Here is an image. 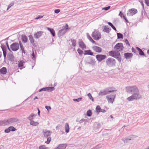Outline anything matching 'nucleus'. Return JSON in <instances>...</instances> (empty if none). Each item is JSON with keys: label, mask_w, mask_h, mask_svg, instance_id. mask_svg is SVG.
<instances>
[{"label": "nucleus", "mask_w": 149, "mask_h": 149, "mask_svg": "<svg viewBox=\"0 0 149 149\" xmlns=\"http://www.w3.org/2000/svg\"><path fill=\"white\" fill-rule=\"evenodd\" d=\"M142 98V95L140 94L139 90L133 94L132 95L127 98L128 101H133L134 100H139Z\"/></svg>", "instance_id": "f257e3e1"}, {"label": "nucleus", "mask_w": 149, "mask_h": 149, "mask_svg": "<svg viewBox=\"0 0 149 149\" xmlns=\"http://www.w3.org/2000/svg\"><path fill=\"white\" fill-rule=\"evenodd\" d=\"M126 91L129 93L133 94L137 92L139 90L137 87L135 85L127 86L126 88Z\"/></svg>", "instance_id": "f03ea898"}, {"label": "nucleus", "mask_w": 149, "mask_h": 149, "mask_svg": "<svg viewBox=\"0 0 149 149\" xmlns=\"http://www.w3.org/2000/svg\"><path fill=\"white\" fill-rule=\"evenodd\" d=\"M116 61L113 58L109 57L107 58L106 61V63L107 66L109 67H113L115 66Z\"/></svg>", "instance_id": "7ed1b4c3"}, {"label": "nucleus", "mask_w": 149, "mask_h": 149, "mask_svg": "<svg viewBox=\"0 0 149 149\" xmlns=\"http://www.w3.org/2000/svg\"><path fill=\"white\" fill-rule=\"evenodd\" d=\"M6 125H12L16 123L18 121V120L16 118H8L6 120Z\"/></svg>", "instance_id": "20e7f679"}, {"label": "nucleus", "mask_w": 149, "mask_h": 149, "mask_svg": "<svg viewBox=\"0 0 149 149\" xmlns=\"http://www.w3.org/2000/svg\"><path fill=\"white\" fill-rule=\"evenodd\" d=\"M92 36L95 40H98L101 37V35L100 32L98 31H95L92 33Z\"/></svg>", "instance_id": "39448f33"}, {"label": "nucleus", "mask_w": 149, "mask_h": 149, "mask_svg": "<svg viewBox=\"0 0 149 149\" xmlns=\"http://www.w3.org/2000/svg\"><path fill=\"white\" fill-rule=\"evenodd\" d=\"M124 48L123 44L122 43H117L114 47V49L116 51L122 52Z\"/></svg>", "instance_id": "423d86ee"}, {"label": "nucleus", "mask_w": 149, "mask_h": 149, "mask_svg": "<svg viewBox=\"0 0 149 149\" xmlns=\"http://www.w3.org/2000/svg\"><path fill=\"white\" fill-rule=\"evenodd\" d=\"M116 95H110L106 96V98L109 103H113L116 97Z\"/></svg>", "instance_id": "0eeeda50"}, {"label": "nucleus", "mask_w": 149, "mask_h": 149, "mask_svg": "<svg viewBox=\"0 0 149 149\" xmlns=\"http://www.w3.org/2000/svg\"><path fill=\"white\" fill-rule=\"evenodd\" d=\"M137 13V10L135 8H132L129 9L127 13V15L128 16L133 15Z\"/></svg>", "instance_id": "6e6552de"}, {"label": "nucleus", "mask_w": 149, "mask_h": 149, "mask_svg": "<svg viewBox=\"0 0 149 149\" xmlns=\"http://www.w3.org/2000/svg\"><path fill=\"white\" fill-rule=\"evenodd\" d=\"M10 49L13 51H16L19 49V45L17 42H14L10 46Z\"/></svg>", "instance_id": "1a4fd4ad"}, {"label": "nucleus", "mask_w": 149, "mask_h": 149, "mask_svg": "<svg viewBox=\"0 0 149 149\" xmlns=\"http://www.w3.org/2000/svg\"><path fill=\"white\" fill-rule=\"evenodd\" d=\"M116 91L114 90H112L111 91H108L107 90H105L103 91H100L98 93V95L99 96L104 95L107 94H108L109 93L114 92Z\"/></svg>", "instance_id": "9d476101"}, {"label": "nucleus", "mask_w": 149, "mask_h": 149, "mask_svg": "<svg viewBox=\"0 0 149 149\" xmlns=\"http://www.w3.org/2000/svg\"><path fill=\"white\" fill-rule=\"evenodd\" d=\"M106 57V56L104 55L97 54L96 56L97 60L99 62H101L102 60L105 59Z\"/></svg>", "instance_id": "9b49d317"}, {"label": "nucleus", "mask_w": 149, "mask_h": 149, "mask_svg": "<svg viewBox=\"0 0 149 149\" xmlns=\"http://www.w3.org/2000/svg\"><path fill=\"white\" fill-rule=\"evenodd\" d=\"M43 132L44 136L45 137H50L52 133V132L51 131L46 130L43 131Z\"/></svg>", "instance_id": "f8f14e48"}, {"label": "nucleus", "mask_w": 149, "mask_h": 149, "mask_svg": "<svg viewBox=\"0 0 149 149\" xmlns=\"http://www.w3.org/2000/svg\"><path fill=\"white\" fill-rule=\"evenodd\" d=\"M79 47L83 49H85L86 48V47L85 44L81 40H79Z\"/></svg>", "instance_id": "ddd939ff"}, {"label": "nucleus", "mask_w": 149, "mask_h": 149, "mask_svg": "<svg viewBox=\"0 0 149 149\" xmlns=\"http://www.w3.org/2000/svg\"><path fill=\"white\" fill-rule=\"evenodd\" d=\"M93 50L95 52L100 53L102 51V49L100 47L94 46L92 47Z\"/></svg>", "instance_id": "4468645a"}, {"label": "nucleus", "mask_w": 149, "mask_h": 149, "mask_svg": "<svg viewBox=\"0 0 149 149\" xmlns=\"http://www.w3.org/2000/svg\"><path fill=\"white\" fill-rule=\"evenodd\" d=\"M134 140V139L132 137H129L127 138H123L122 139V140L124 142V143H127L129 142V141L130 140Z\"/></svg>", "instance_id": "2eb2a0df"}, {"label": "nucleus", "mask_w": 149, "mask_h": 149, "mask_svg": "<svg viewBox=\"0 0 149 149\" xmlns=\"http://www.w3.org/2000/svg\"><path fill=\"white\" fill-rule=\"evenodd\" d=\"M67 146L66 144H59L58 147L55 149H65Z\"/></svg>", "instance_id": "dca6fc26"}, {"label": "nucleus", "mask_w": 149, "mask_h": 149, "mask_svg": "<svg viewBox=\"0 0 149 149\" xmlns=\"http://www.w3.org/2000/svg\"><path fill=\"white\" fill-rule=\"evenodd\" d=\"M42 34V32L41 31H40L37 32L34 35V37L37 39L40 37Z\"/></svg>", "instance_id": "f3484780"}, {"label": "nucleus", "mask_w": 149, "mask_h": 149, "mask_svg": "<svg viewBox=\"0 0 149 149\" xmlns=\"http://www.w3.org/2000/svg\"><path fill=\"white\" fill-rule=\"evenodd\" d=\"M66 32V31L64 29H62L60 30L58 33V36H61L64 35Z\"/></svg>", "instance_id": "a211bd4d"}, {"label": "nucleus", "mask_w": 149, "mask_h": 149, "mask_svg": "<svg viewBox=\"0 0 149 149\" xmlns=\"http://www.w3.org/2000/svg\"><path fill=\"white\" fill-rule=\"evenodd\" d=\"M133 56V54L131 53H125L124 54L125 57L126 59H130Z\"/></svg>", "instance_id": "6ab92c4d"}, {"label": "nucleus", "mask_w": 149, "mask_h": 149, "mask_svg": "<svg viewBox=\"0 0 149 149\" xmlns=\"http://www.w3.org/2000/svg\"><path fill=\"white\" fill-rule=\"evenodd\" d=\"M0 72L3 74H5L7 73V69L6 67H3L0 69Z\"/></svg>", "instance_id": "aec40b11"}, {"label": "nucleus", "mask_w": 149, "mask_h": 149, "mask_svg": "<svg viewBox=\"0 0 149 149\" xmlns=\"http://www.w3.org/2000/svg\"><path fill=\"white\" fill-rule=\"evenodd\" d=\"M47 29L49 31H50L53 37H54L55 35V32L53 29H51L49 27H47Z\"/></svg>", "instance_id": "412c9836"}, {"label": "nucleus", "mask_w": 149, "mask_h": 149, "mask_svg": "<svg viewBox=\"0 0 149 149\" xmlns=\"http://www.w3.org/2000/svg\"><path fill=\"white\" fill-rule=\"evenodd\" d=\"M95 59H93L91 58H89V60L88 63L92 65H94L95 63Z\"/></svg>", "instance_id": "4be33fe9"}, {"label": "nucleus", "mask_w": 149, "mask_h": 149, "mask_svg": "<svg viewBox=\"0 0 149 149\" xmlns=\"http://www.w3.org/2000/svg\"><path fill=\"white\" fill-rule=\"evenodd\" d=\"M65 132L67 133H68L69 132L70 128L68 123H66L65 125Z\"/></svg>", "instance_id": "5701e85b"}, {"label": "nucleus", "mask_w": 149, "mask_h": 149, "mask_svg": "<svg viewBox=\"0 0 149 149\" xmlns=\"http://www.w3.org/2000/svg\"><path fill=\"white\" fill-rule=\"evenodd\" d=\"M111 30V29L109 27V28H107V26H105L103 31L107 33H109L110 32Z\"/></svg>", "instance_id": "b1692460"}, {"label": "nucleus", "mask_w": 149, "mask_h": 149, "mask_svg": "<svg viewBox=\"0 0 149 149\" xmlns=\"http://www.w3.org/2000/svg\"><path fill=\"white\" fill-rule=\"evenodd\" d=\"M1 47L3 52V55L4 59H5L6 55V50L5 49V47H4L3 46H1Z\"/></svg>", "instance_id": "393cba45"}, {"label": "nucleus", "mask_w": 149, "mask_h": 149, "mask_svg": "<svg viewBox=\"0 0 149 149\" xmlns=\"http://www.w3.org/2000/svg\"><path fill=\"white\" fill-rule=\"evenodd\" d=\"M136 49L139 51V54L141 56H143L144 55V53L142 51V49L137 47H136Z\"/></svg>", "instance_id": "a878e982"}, {"label": "nucleus", "mask_w": 149, "mask_h": 149, "mask_svg": "<svg viewBox=\"0 0 149 149\" xmlns=\"http://www.w3.org/2000/svg\"><path fill=\"white\" fill-rule=\"evenodd\" d=\"M30 124L33 126H36L38 125L39 123L37 122H35L33 120L30 121Z\"/></svg>", "instance_id": "bb28decb"}, {"label": "nucleus", "mask_w": 149, "mask_h": 149, "mask_svg": "<svg viewBox=\"0 0 149 149\" xmlns=\"http://www.w3.org/2000/svg\"><path fill=\"white\" fill-rule=\"evenodd\" d=\"M55 88L53 87H46V89L47 91L51 92L55 90Z\"/></svg>", "instance_id": "cd10ccee"}, {"label": "nucleus", "mask_w": 149, "mask_h": 149, "mask_svg": "<svg viewBox=\"0 0 149 149\" xmlns=\"http://www.w3.org/2000/svg\"><path fill=\"white\" fill-rule=\"evenodd\" d=\"M84 52H86V53H84V54L85 55H89L91 56L93 55V53L90 50H85Z\"/></svg>", "instance_id": "c85d7f7f"}, {"label": "nucleus", "mask_w": 149, "mask_h": 149, "mask_svg": "<svg viewBox=\"0 0 149 149\" xmlns=\"http://www.w3.org/2000/svg\"><path fill=\"white\" fill-rule=\"evenodd\" d=\"M22 41L24 43L26 42L27 41V38L25 35H23L22 36Z\"/></svg>", "instance_id": "c756f323"}, {"label": "nucleus", "mask_w": 149, "mask_h": 149, "mask_svg": "<svg viewBox=\"0 0 149 149\" xmlns=\"http://www.w3.org/2000/svg\"><path fill=\"white\" fill-rule=\"evenodd\" d=\"M49 148L47 147L45 145H42L39 147L38 149H48Z\"/></svg>", "instance_id": "7c9ffc66"}, {"label": "nucleus", "mask_w": 149, "mask_h": 149, "mask_svg": "<svg viewBox=\"0 0 149 149\" xmlns=\"http://www.w3.org/2000/svg\"><path fill=\"white\" fill-rule=\"evenodd\" d=\"M29 38L31 43V44H33L34 43V41L32 36L31 35H30L29 36Z\"/></svg>", "instance_id": "2f4dec72"}, {"label": "nucleus", "mask_w": 149, "mask_h": 149, "mask_svg": "<svg viewBox=\"0 0 149 149\" xmlns=\"http://www.w3.org/2000/svg\"><path fill=\"white\" fill-rule=\"evenodd\" d=\"M7 125L6 120H0V126Z\"/></svg>", "instance_id": "473e14b6"}, {"label": "nucleus", "mask_w": 149, "mask_h": 149, "mask_svg": "<svg viewBox=\"0 0 149 149\" xmlns=\"http://www.w3.org/2000/svg\"><path fill=\"white\" fill-rule=\"evenodd\" d=\"M36 116V115L33 113L31 114L29 117H28V119L30 121L32 120L33 119V117Z\"/></svg>", "instance_id": "72a5a7b5"}, {"label": "nucleus", "mask_w": 149, "mask_h": 149, "mask_svg": "<svg viewBox=\"0 0 149 149\" xmlns=\"http://www.w3.org/2000/svg\"><path fill=\"white\" fill-rule=\"evenodd\" d=\"M95 110L96 113H98L100 111L101 107L99 106L98 105L96 107Z\"/></svg>", "instance_id": "f704fd0d"}, {"label": "nucleus", "mask_w": 149, "mask_h": 149, "mask_svg": "<svg viewBox=\"0 0 149 149\" xmlns=\"http://www.w3.org/2000/svg\"><path fill=\"white\" fill-rule=\"evenodd\" d=\"M107 24L110 26L114 30H115L116 31H117V30L116 28V27L113 25L110 22H108L107 23Z\"/></svg>", "instance_id": "c9c22d12"}, {"label": "nucleus", "mask_w": 149, "mask_h": 149, "mask_svg": "<svg viewBox=\"0 0 149 149\" xmlns=\"http://www.w3.org/2000/svg\"><path fill=\"white\" fill-rule=\"evenodd\" d=\"M114 53V51H111L109 52V56L114 58L115 57Z\"/></svg>", "instance_id": "e433bc0d"}, {"label": "nucleus", "mask_w": 149, "mask_h": 149, "mask_svg": "<svg viewBox=\"0 0 149 149\" xmlns=\"http://www.w3.org/2000/svg\"><path fill=\"white\" fill-rule=\"evenodd\" d=\"M47 138V141L45 142V143L47 144H49L51 141V139L50 137H46Z\"/></svg>", "instance_id": "4c0bfd02"}, {"label": "nucleus", "mask_w": 149, "mask_h": 149, "mask_svg": "<svg viewBox=\"0 0 149 149\" xmlns=\"http://www.w3.org/2000/svg\"><path fill=\"white\" fill-rule=\"evenodd\" d=\"M24 62L23 61H20L18 63V67L19 68L22 67L23 66V63Z\"/></svg>", "instance_id": "58836bf2"}, {"label": "nucleus", "mask_w": 149, "mask_h": 149, "mask_svg": "<svg viewBox=\"0 0 149 149\" xmlns=\"http://www.w3.org/2000/svg\"><path fill=\"white\" fill-rule=\"evenodd\" d=\"M117 38L118 39H120V38H123V36L122 34L121 33H117Z\"/></svg>", "instance_id": "ea45409f"}, {"label": "nucleus", "mask_w": 149, "mask_h": 149, "mask_svg": "<svg viewBox=\"0 0 149 149\" xmlns=\"http://www.w3.org/2000/svg\"><path fill=\"white\" fill-rule=\"evenodd\" d=\"M82 99L81 97H79L77 99H73V101L74 102H79L82 100Z\"/></svg>", "instance_id": "a19ab883"}, {"label": "nucleus", "mask_w": 149, "mask_h": 149, "mask_svg": "<svg viewBox=\"0 0 149 149\" xmlns=\"http://www.w3.org/2000/svg\"><path fill=\"white\" fill-rule=\"evenodd\" d=\"M92 114V112L91 110H89L87 112V115L88 116H91Z\"/></svg>", "instance_id": "79ce46f5"}, {"label": "nucleus", "mask_w": 149, "mask_h": 149, "mask_svg": "<svg viewBox=\"0 0 149 149\" xmlns=\"http://www.w3.org/2000/svg\"><path fill=\"white\" fill-rule=\"evenodd\" d=\"M114 58H115L116 59L118 60V61L120 62H121V56L119 55V56H117L115 57H114Z\"/></svg>", "instance_id": "37998d69"}, {"label": "nucleus", "mask_w": 149, "mask_h": 149, "mask_svg": "<svg viewBox=\"0 0 149 149\" xmlns=\"http://www.w3.org/2000/svg\"><path fill=\"white\" fill-rule=\"evenodd\" d=\"M119 51H114V56L115 57L117 56H119V55H120V54Z\"/></svg>", "instance_id": "c03bdc74"}, {"label": "nucleus", "mask_w": 149, "mask_h": 149, "mask_svg": "<svg viewBox=\"0 0 149 149\" xmlns=\"http://www.w3.org/2000/svg\"><path fill=\"white\" fill-rule=\"evenodd\" d=\"M9 127L10 129V131H12L13 132L15 131L16 130V129L13 126H10Z\"/></svg>", "instance_id": "a18cd8bd"}, {"label": "nucleus", "mask_w": 149, "mask_h": 149, "mask_svg": "<svg viewBox=\"0 0 149 149\" xmlns=\"http://www.w3.org/2000/svg\"><path fill=\"white\" fill-rule=\"evenodd\" d=\"M72 42V45L73 47H75L76 46V40H71Z\"/></svg>", "instance_id": "49530a36"}, {"label": "nucleus", "mask_w": 149, "mask_h": 149, "mask_svg": "<svg viewBox=\"0 0 149 149\" xmlns=\"http://www.w3.org/2000/svg\"><path fill=\"white\" fill-rule=\"evenodd\" d=\"M19 46H20V48L21 49V50L22 51V50H23V49H24V47H23V45H22V44L21 43V42H19Z\"/></svg>", "instance_id": "de8ad7c7"}, {"label": "nucleus", "mask_w": 149, "mask_h": 149, "mask_svg": "<svg viewBox=\"0 0 149 149\" xmlns=\"http://www.w3.org/2000/svg\"><path fill=\"white\" fill-rule=\"evenodd\" d=\"M78 53L80 55H81L83 53V51L81 50L80 49H78L77 50Z\"/></svg>", "instance_id": "09e8293b"}, {"label": "nucleus", "mask_w": 149, "mask_h": 149, "mask_svg": "<svg viewBox=\"0 0 149 149\" xmlns=\"http://www.w3.org/2000/svg\"><path fill=\"white\" fill-rule=\"evenodd\" d=\"M88 38L92 43H94L95 42V41L93 40L91 36L89 37Z\"/></svg>", "instance_id": "8fccbe9b"}, {"label": "nucleus", "mask_w": 149, "mask_h": 149, "mask_svg": "<svg viewBox=\"0 0 149 149\" xmlns=\"http://www.w3.org/2000/svg\"><path fill=\"white\" fill-rule=\"evenodd\" d=\"M10 129L9 127L8 128L5 129L4 130V132L5 133H9L10 132Z\"/></svg>", "instance_id": "3c124183"}, {"label": "nucleus", "mask_w": 149, "mask_h": 149, "mask_svg": "<svg viewBox=\"0 0 149 149\" xmlns=\"http://www.w3.org/2000/svg\"><path fill=\"white\" fill-rule=\"evenodd\" d=\"M47 91L46 89V87L43 88H42L40 89L39 92H40L41 91Z\"/></svg>", "instance_id": "603ef678"}, {"label": "nucleus", "mask_w": 149, "mask_h": 149, "mask_svg": "<svg viewBox=\"0 0 149 149\" xmlns=\"http://www.w3.org/2000/svg\"><path fill=\"white\" fill-rule=\"evenodd\" d=\"M110 8V6H108L107 7H104L102 8L103 10H108Z\"/></svg>", "instance_id": "864d4df0"}, {"label": "nucleus", "mask_w": 149, "mask_h": 149, "mask_svg": "<svg viewBox=\"0 0 149 149\" xmlns=\"http://www.w3.org/2000/svg\"><path fill=\"white\" fill-rule=\"evenodd\" d=\"M13 3H10L8 6L7 9V10H8L9 9H10V7L13 6Z\"/></svg>", "instance_id": "5fc2aeb1"}, {"label": "nucleus", "mask_w": 149, "mask_h": 149, "mask_svg": "<svg viewBox=\"0 0 149 149\" xmlns=\"http://www.w3.org/2000/svg\"><path fill=\"white\" fill-rule=\"evenodd\" d=\"M145 3L148 6H149V0H145Z\"/></svg>", "instance_id": "6e6d98bb"}, {"label": "nucleus", "mask_w": 149, "mask_h": 149, "mask_svg": "<svg viewBox=\"0 0 149 149\" xmlns=\"http://www.w3.org/2000/svg\"><path fill=\"white\" fill-rule=\"evenodd\" d=\"M125 42L126 44V45H128L129 46H130V45L127 39H126L125 40Z\"/></svg>", "instance_id": "4d7b16f0"}, {"label": "nucleus", "mask_w": 149, "mask_h": 149, "mask_svg": "<svg viewBox=\"0 0 149 149\" xmlns=\"http://www.w3.org/2000/svg\"><path fill=\"white\" fill-rule=\"evenodd\" d=\"M45 108L48 111H49V109H51V108L49 106H46L45 107Z\"/></svg>", "instance_id": "13d9d810"}, {"label": "nucleus", "mask_w": 149, "mask_h": 149, "mask_svg": "<svg viewBox=\"0 0 149 149\" xmlns=\"http://www.w3.org/2000/svg\"><path fill=\"white\" fill-rule=\"evenodd\" d=\"M63 29H64L66 31L68 29V25L67 24H65Z\"/></svg>", "instance_id": "bf43d9fd"}, {"label": "nucleus", "mask_w": 149, "mask_h": 149, "mask_svg": "<svg viewBox=\"0 0 149 149\" xmlns=\"http://www.w3.org/2000/svg\"><path fill=\"white\" fill-rule=\"evenodd\" d=\"M60 12V10L59 9H56L54 10V12L56 14Z\"/></svg>", "instance_id": "052dcab7"}, {"label": "nucleus", "mask_w": 149, "mask_h": 149, "mask_svg": "<svg viewBox=\"0 0 149 149\" xmlns=\"http://www.w3.org/2000/svg\"><path fill=\"white\" fill-rule=\"evenodd\" d=\"M31 56H32V58L34 60L35 59V54L34 53L33 51V53L31 54Z\"/></svg>", "instance_id": "680f3d73"}, {"label": "nucleus", "mask_w": 149, "mask_h": 149, "mask_svg": "<svg viewBox=\"0 0 149 149\" xmlns=\"http://www.w3.org/2000/svg\"><path fill=\"white\" fill-rule=\"evenodd\" d=\"M43 17V16L41 15H39L37 17L36 19H39Z\"/></svg>", "instance_id": "e2e57ef3"}, {"label": "nucleus", "mask_w": 149, "mask_h": 149, "mask_svg": "<svg viewBox=\"0 0 149 149\" xmlns=\"http://www.w3.org/2000/svg\"><path fill=\"white\" fill-rule=\"evenodd\" d=\"M132 51L133 52H134L135 53H136V49H134L133 47H132Z\"/></svg>", "instance_id": "0e129e2a"}, {"label": "nucleus", "mask_w": 149, "mask_h": 149, "mask_svg": "<svg viewBox=\"0 0 149 149\" xmlns=\"http://www.w3.org/2000/svg\"><path fill=\"white\" fill-rule=\"evenodd\" d=\"M85 119L83 118V119H81L80 120V121H79V122L80 123H82L83 122L85 121Z\"/></svg>", "instance_id": "69168bd1"}, {"label": "nucleus", "mask_w": 149, "mask_h": 149, "mask_svg": "<svg viewBox=\"0 0 149 149\" xmlns=\"http://www.w3.org/2000/svg\"><path fill=\"white\" fill-rule=\"evenodd\" d=\"M87 95L90 99H91V98H92V96L91 95L90 93H88L87 94Z\"/></svg>", "instance_id": "338daca9"}, {"label": "nucleus", "mask_w": 149, "mask_h": 149, "mask_svg": "<svg viewBox=\"0 0 149 149\" xmlns=\"http://www.w3.org/2000/svg\"><path fill=\"white\" fill-rule=\"evenodd\" d=\"M123 18L127 22L129 23V21L126 18L125 16H123Z\"/></svg>", "instance_id": "774afa93"}]
</instances>
